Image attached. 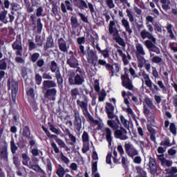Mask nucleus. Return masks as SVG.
<instances>
[{"label":"nucleus","instance_id":"3c124183","mask_svg":"<svg viewBox=\"0 0 177 177\" xmlns=\"http://www.w3.org/2000/svg\"><path fill=\"white\" fill-rule=\"evenodd\" d=\"M105 109H106V113L114 111V106L110 103H106V106Z\"/></svg>","mask_w":177,"mask_h":177},{"label":"nucleus","instance_id":"393cba45","mask_svg":"<svg viewBox=\"0 0 177 177\" xmlns=\"http://www.w3.org/2000/svg\"><path fill=\"white\" fill-rule=\"evenodd\" d=\"M138 59V67H140V68H142L145 64H146V59L145 57H143V55L141 56H136Z\"/></svg>","mask_w":177,"mask_h":177},{"label":"nucleus","instance_id":"f704fd0d","mask_svg":"<svg viewBox=\"0 0 177 177\" xmlns=\"http://www.w3.org/2000/svg\"><path fill=\"white\" fill-rule=\"evenodd\" d=\"M8 68V63L6 58L0 60V70H6Z\"/></svg>","mask_w":177,"mask_h":177},{"label":"nucleus","instance_id":"39448f33","mask_svg":"<svg viewBox=\"0 0 177 177\" xmlns=\"http://www.w3.org/2000/svg\"><path fill=\"white\" fill-rule=\"evenodd\" d=\"M97 55L96 52L89 49V47L87 48V60L88 63L90 64H93L94 66H97Z\"/></svg>","mask_w":177,"mask_h":177},{"label":"nucleus","instance_id":"09e8293b","mask_svg":"<svg viewBox=\"0 0 177 177\" xmlns=\"http://www.w3.org/2000/svg\"><path fill=\"white\" fill-rule=\"evenodd\" d=\"M126 12L127 14V17L129 19V21H131V23H133V21H135V19L133 18V15L132 14V12H131V10L128 9L126 10Z\"/></svg>","mask_w":177,"mask_h":177},{"label":"nucleus","instance_id":"412c9836","mask_svg":"<svg viewBox=\"0 0 177 177\" xmlns=\"http://www.w3.org/2000/svg\"><path fill=\"white\" fill-rule=\"evenodd\" d=\"M75 6L79 8V9H88V4L84 0H79L75 4Z\"/></svg>","mask_w":177,"mask_h":177},{"label":"nucleus","instance_id":"c03bdc74","mask_svg":"<svg viewBox=\"0 0 177 177\" xmlns=\"http://www.w3.org/2000/svg\"><path fill=\"white\" fill-rule=\"evenodd\" d=\"M153 63H156V64H160L162 62V58L161 57L155 56L151 59Z\"/></svg>","mask_w":177,"mask_h":177},{"label":"nucleus","instance_id":"c85d7f7f","mask_svg":"<svg viewBox=\"0 0 177 177\" xmlns=\"http://www.w3.org/2000/svg\"><path fill=\"white\" fill-rule=\"evenodd\" d=\"M13 164L15 165L17 169L20 168V160H19V155L16 154L12 158Z\"/></svg>","mask_w":177,"mask_h":177},{"label":"nucleus","instance_id":"13d9d810","mask_svg":"<svg viewBox=\"0 0 177 177\" xmlns=\"http://www.w3.org/2000/svg\"><path fill=\"white\" fill-rule=\"evenodd\" d=\"M51 147H53V149H54V151L57 154H59V153H60V151L59 150V148L57 147V145H56V143H55L53 142H51Z\"/></svg>","mask_w":177,"mask_h":177},{"label":"nucleus","instance_id":"5701e85b","mask_svg":"<svg viewBox=\"0 0 177 177\" xmlns=\"http://www.w3.org/2000/svg\"><path fill=\"white\" fill-rule=\"evenodd\" d=\"M71 96L73 100H75V99H77V96H80V90L78 88H74L71 89Z\"/></svg>","mask_w":177,"mask_h":177},{"label":"nucleus","instance_id":"de8ad7c7","mask_svg":"<svg viewBox=\"0 0 177 177\" xmlns=\"http://www.w3.org/2000/svg\"><path fill=\"white\" fill-rule=\"evenodd\" d=\"M55 141L59 145V146H60V147H63V149L67 148L66 143H64V142H63V140H62L60 138H56Z\"/></svg>","mask_w":177,"mask_h":177},{"label":"nucleus","instance_id":"e2e57ef3","mask_svg":"<svg viewBox=\"0 0 177 177\" xmlns=\"http://www.w3.org/2000/svg\"><path fill=\"white\" fill-rule=\"evenodd\" d=\"M106 5L109 6L110 9H113V8L115 6L114 5V3L113 2V0H106Z\"/></svg>","mask_w":177,"mask_h":177},{"label":"nucleus","instance_id":"1a4fd4ad","mask_svg":"<svg viewBox=\"0 0 177 177\" xmlns=\"http://www.w3.org/2000/svg\"><path fill=\"white\" fill-rule=\"evenodd\" d=\"M56 93H57L56 88H47L44 94V97L48 99V100L55 101L56 100Z\"/></svg>","mask_w":177,"mask_h":177},{"label":"nucleus","instance_id":"69168bd1","mask_svg":"<svg viewBox=\"0 0 177 177\" xmlns=\"http://www.w3.org/2000/svg\"><path fill=\"white\" fill-rule=\"evenodd\" d=\"M78 15L81 17V19L82 20V21H84V23H88V18H86V16L84 15V14L79 12Z\"/></svg>","mask_w":177,"mask_h":177},{"label":"nucleus","instance_id":"2f4dec72","mask_svg":"<svg viewBox=\"0 0 177 177\" xmlns=\"http://www.w3.org/2000/svg\"><path fill=\"white\" fill-rule=\"evenodd\" d=\"M55 77L57 81V84L60 85V84H63V77H62V74H60V71L57 70L55 72Z\"/></svg>","mask_w":177,"mask_h":177},{"label":"nucleus","instance_id":"49530a36","mask_svg":"<svg viewBox=\"0 0 177 177\" xmlns=\"http://www.w3.org/2000/svg\"><path fill=\"white\" fill-rule=\"evenodd\" d=\"M35 42L37 43V46H42L43 45V41L41 36L39 35H36L35 37Z\"/></svg>","mask_w":177,"mask_h":177},{"label":"nucleus","instance_id":"7ed1b4c3","mask_svg":"<svg viewBox=\"0 0 177 177\" xmlns=\"http://www.w3.org/2000/svg\"><path fill=\"white\" fill-rule=\"evenodd\" d=\"M8 88L12 91V99L13 102H16V95L19 91V84L13 80L8 79Z\"/></svg>","mask_w":177,"mask_h":177},{"label":"nucleus","instance_id":"f8f14e48","mask_svg":"<svg viewBox=\"0 0 177 177\" xmlns=\"http://www.w3.org/2000/svg\"><path fill=\"white\" fill-rule=\"evenodd\" d=\"M122 81L123 86H124L127 89H129L130 91H132V89H133V86L132 85V83H131V80L128 77H122Z\"/></svg>","mask_w":177,"mask_h":177},{"label":"nucleus","instance_id":"864d4df0","mask_svg":"<svg viewBox=\"0 0 177 177\" xmlns=\"http://www.w3.org/2000/svg\"><path fill=\"white\" fill-rule=\"evenodd\" d=\"M82 141L84 142H89V136L88 135V133L86 131H84L82 135Z\"/></svg>","mask_w":177,"mask_h":177},{"label":"nucleus","instance_id":"79ce46f5","mask_svg":"<svg viewBox=\"0 0 177 177\" xmlns=\"http://www.w3.org/2000/svg\"><path fill=\"white\" fill-rule=\"evenodd\" d=\"M22 158H23V165H28V161H30V157L27 156L26 153L22 154Z\"/></svg>","mask_w":177,"mask_h":177},{"label":"nucleus","instance_id":"9b49d317","mask_svg":"<svg viewBox=\"0 0 177 177\" xmlns=\"http://www.w3.org/2000/svg\"><path fill=\"white\" fill-rule=\"evenodd\" d=\"M58 45L61 52L66 53L68 51V47L67 46V42L63 38L61 37L58 39Z\"/></svg>","mask_w":177,"mask_h":177},{"label":"nucleus","instance_id":"473e14b6","mask_svg":"<svg viewBox=\"0 0 177 177\" xmlns=\"http://www.w3.org/2000/svg\"><path fill=\"white\" fill-rule=\"evenodd\" d=\"M108 118H110L111 120H113V118H115V121L120 124V119H118V116L114 114V111L111 112H106Z\"/></svg>","mask_w":177,"mask_h":177},{"label":"nucleus","instance_id":"4d7b16f0","mask_svg":"<svg viewBox=\"0 0 177 177\" xmlns=\"http://www.w3.org/2000/svg\"><path fill=\"white\" fill-rule=\"evenodd\" d=\"M28 42H29V50H32V49H35L37 48V46L35 45V43H34V41L29 39Z\"/></svg>","mask_w":177,"mask_h":177},{"label":"nucleus","instance_id":"b1692460","mask_svg":"<svg viewBox=\"0 0 177 177\" xmlns=\"http://www.w3.org/2000/svg\"><path fill=\"white\" fill-rule=\"evenodd\" d=\"M30 135H31L30 128L28 126H26L23 130L22 136H24V138H26V139H31Z\"/></svg>","mask_w":177,"mask_h":177},{"label":"nucleus","instance_id":"ddd939ff","mask_svg":"<svg viewBox=\"0 0 177 177\" xmlns=\"http://www.w3.org/2000/svg\"><path fill=\"white\" fill-rule=\"evenodd\" d=\"M56 86H57V84L53 80H44L43 82V88L44 89L55 88Z\"/></svg>","mask_w":177,"mask_h":177},{"label":"nucleus","instance_id":"bb28decb","mask_svg":"<svg viewBox=\"0 0 177 177\" xmlns=\"http://www.w3.org/2000/svg\"><path fill=\"white\" fill-rule=\"evenodd\" d=\"M53 45H54L53 39L51 37H48L46 42V46H44L45 50H46L47 49H49V48H52Z\"/></svg>","mask_w":177,"mask_h":177},{"label":"nucleus","instance_id":"f3484780","mask_svg":"<svg viewBox=\"0 0 177 177\" xmlns=\"http://www.w3.org/2000/svg\"><path fill=\"white\" fill-rule=\"evenodd\" d=\"M149 166L152 174H156V172H157V165L156 164L154 158L151 157L149 158Z\"/></svg>","mask_w":177,"mask_h":177},{"label":"nucleus","instance_id":"c756f323","mask_svg":"<svg viewBox=\"0 0 177 177\" xmlns=\"http://www.w3.org/2000/svg\"><path fill=\"white\" fill-rule=\"evenodd\" d=\"M50 70L52 73H56L57 70H59V66H57V63L55 61H52L50 65Z\"/></svg>","mask_w":177,"mask_h":177},{"label":"nucleus","instance_id":"774afa93","mask_svg":"<svg viewBox=\"0 0 177 177\" xmlns=\"http://www.w3.org/2000/svg\"><path fill=\"white\" fill-rule=\"evenodd\" d=\"M118 150L120 156H122V155L124 153V148H122V145H118Z\"/></svg>","mask_w":177,"mask_h":177},{"label":"nucleus","instance_id":"20e7f679","mask_svg":"<svg viewBox=\"0 0 177 177\" xmlns=\"http://www.w3.org/2000/svg\"><path fill=\"white\" fill-rule=\"evenodd\" d=\"M66 59V63L68 64L69 67H71L72 68H78L80 64H78V59L74 56V53L73 51H69Z\"/></svg>","mask_w":177,"mask_h":177},{"label":"nucleus","instance_id":"7c9ffc66","mask_svg":"<svg viewBox=\"0 0 177 177\" xmlns=\"http://www.w3.org/2000/svg\"><path fill=\"white\" fill-rule=\"evenodd\" d=\"M145 102L147 104V106H148V107H149V109H153L156 107L154 106V104H153V101L149 97H146L145 98Z\"/></svg>","mask_w":177,"mask_h":177},{"label":"nucleus","instance_id":"0eeeda50","mask_svg":"<svg viewBox=\"0 0 177 177\" xmlns=\"http://www.w3.org/2000/svg\"><path fill=\"white\" fill-rule=\"evenodd\" d=\"M127 133H128V132L126 131L125 129H124V127H120V129L116 131H115L114 132V136L115 138H116L117 139H120V140H127V139H128V136H127Z\"/></svg>","mask_w":177,"mask_h":177},{"label":"nucleus","instance_id":"5fc2aeb1","mask_svg":"<svg viewBox=\"0 0 177 177\" xmlns=\"http://www.w3.org/2000/svg\"><path fill=\"white\" fill-rule=\"evenodd\" d=\"M37 67H39V68H42L45 64V61L43 59H39L36 63Z\"/></svg>","mask_w":177,"mask_h":177},{"label":"nucleus","instance_id":"f257e3e1","mask_svg":"<svg viewBox=\"0 0 177 177\" xmlns=\"http://www.w3.org/2000/svg\"><path fill=\"white\" fill-rule=\"evenodd\" d=\"M140 35L142 39H145V38H148L151 40H147L145 41V45L149 50V52H154L156 55H160V48L156 46V38L151 35V33L149 32V31L146 30H142L140 32Z\"/></svg>","mask_w":177,"mask_h":177},{"label":"nucleus","instance_id":"338daca9","mask_svg":"<svg viewBox=\"0 0 177 177\" xmlns=\"http://www.w3.org/2000/svg\"><path fill=\"white\" fill-rule=\"evenodd\" d=\"M143 113L144 114H145V115H149V114H150V109L147 108V106H146V105L143 106Z\"/></svg>","mask_w":177,"mask_h":177},{"label":"nucleus","instance_id":"72a5a7b5","mask_svg":"<svg viewBox=\"0 0 177 177\" xmlns=\"http://www.w3.org/2000/svg\"><path fill=\"white\" fill-rule=\"evenodd\" d=\"M120 121L124 125V128L129 129V121L127 120L123 115L120 116Z\"/></svg>","mask_w":177,"mask_h":177},{"label":"nucleus","instance_id":"a19ab883","mask_svg":"<svg viewBox=\"0 0 177 177\" xmlns=\"http://www.w3.org/2000/svg\"><path fill=\"white\" fill-rule=\"evenodd\" d=\"M0 158H4V160L8 159V150L6 149H3L0 152Z\"/></svg>","mask_w":177,"mask_h":177},{"label":"nucleus","instance_id":"052dcab7","mask_svg":"<svg viewBox=\"0 0 177 177\" xmlns=\"http://www.w3.org/2000/svg\"><path fill=\"white\" fill-rule=\"evenodd\" d=\"M44 12V8L42 7H39L37 9L36 16L37 17H41L42 16V12Z\"/></svg>","mask_w":177,"mask_h":177},{"label":"nucleus","instance_id":"37998d69","mask_svg":"<svg viewBox=\"0 0 177 177\" xmlns=\"http://www.w3.org/2000/svg\"><path fill=\"white\" fill-rule=\"evenodd\" d=\"M64 174H66V171H64V168L62 167L57 171V175H58L59 177H64Z\"/></svg>","mask_w":177,"mask_h":177},{"label":"nucleus","instance_id":"a878e982","mask_svg":"<svg viewBox=\"0 0 177 177\" xmlns=\"http://www.w3.org/2000/svg\"><path fill=\"white\" fill-rule=\"evenodd\" d=\"M8 11L4 10L0 12V21H2L4 24H8V20H6Z\"/></svg>","mask_w":177,"mask_h":177},{"label":"nucleus","instance_id":"aec40b11","mask_svg":"<svg viewBox=\"0 0 177 177\" xmlns=\"http://www.w3.org/2000/svg\"><path fill=\"white\" fill-rule=\"evenodd\" d=\"M136 56H145L146 53H145V50L143 49V46L141 44H137L136 46Z\"/></svg>","mask_w":177,"mask_h":177},{"label":"nucleus","instance_id":"e433bc0d","mask_svg":"<svg viewBox=\"0 0 177 177\" xmlns=\"http://www.w3.org/2000/svg\"><path fill=\"white\" fill-rule=\"evenodd\" d=\"M136 171L140 177H147L146 172L145 170H143V169H142V167H136Z\"/></svg>","mask_w":177,"mask_h":177},{"label":"nucleus","instance_id":"4468645a","mask_svg":"<svg viewBox=\"0 0 177 177\" xmlns=\"http://www.w3.org/2000/svg\"><path fill=\"white\" fill-rule=\"evenodd\" d=\"M66 6L67 9H66ZM61 9L63 13H67V10H71V12H73V7H71V2H70V1L66 0L65 4L64 3H62Z\"/></svg>","mask_w":177,"mask_h":177},{"label":"nucleus","instance_id":"a18cd8bd","mask_svg":"<svg viewBox=\"0 0 177 177\" xmlns=\"http://www.w3.org/2000/svg\"><path fill=\"white\" fill-rule=\"evenodd\" d=\"M38 59H39V53H33L30 57V60L32 62V63H35Z\"/></svg>","mask_w":177,"mask_h":177},{"label":"nucleus","instance_id":"4c0bfd02","mask_svg":"<svg viewBox=\"0 0 177 177\" xmlns=\"http://www.w3.org/2000/svg\"><path fill=\"white\" fill-rule=\"evenodd\" d=\"M115 41H116V42L118 44H119V45H120L121 46H125V41H124V39L121 38V37L120 36H116L114 38Z\"/></svg>","mask_w":177,"mask_h":177},{"label":"nucleus","instance_id":"6ab92c4d","mask_svg":"<svg viewBox=\"0 0 177 177\" xmlns=\"http://www.w3.org/2000/svg\"><path fill=\"white\" fill-rule=\"evenodd\" d=\"M147 129L150 133L151 140H152L153 142H154V143H156V131L150 125H147Z\"/></svg>","mask_w":177,"mask_h":177},{"label":"nucleus","instance_id":"8fccbe9b","mask_svg":"<svg viewBox=\"0 0 177 177\" xmlns=\"http://www.w3.org/2000/svg\"><path fill=\"white\" fill-rule=\"evenodd\" d=\"M82 113L84 115L88 118V120H93L92 116L91 115V113H89V111H88V108L86 109H82Z\"/></svg>","mask_w":177,"mask_h":177},{"label":"nucleus","instance_id":"58836bf2","mask_svg":"<svg viewBox=\"0 0 177 177\" xmlns=\"http://www.w3.org/2000/svg\"><path fill=\"white\" fill-rule=\"evenodd\" d=\"M42 23L41 22V19L39 18L37 21V28L38 34H41V32H42Z\"/></svg>","mask_w":177,"mask_h":177},{"label":"nucleus","instance_id":"f03ea898","mask_svg":"<svg viewBox=\"0 0 177 177\" xmlns=\"http://www.w3.org/2000/svg\"><path fill=\"white\" fill-rule=\"evenodd\" d=\"M85 82L82 69L77 68L75 73H71L68 76L69 85H82Z\"/></svg>","mask_w":177,"mask_h":177},{"label":"nucleus","instance_id":"9d476101","mask_svg":"<svg viewBox=\"0 0 177 177\" xmlns=\"http://www.w3.org/2000/svg\"><path fill=\"white\" fill-rule=\"evenodd\" d=\"M12 49L16 51L17 56H22L23 46H21V41H15L12 45Z\"/></svg>","mask_w":177,"mask_h":177},{"label":"nucleus","instance_id":"ea45409f","mask_svg":"<svg viewBox=\"0 0 177 177\" xmlns=\"http://www.w3.org/2000/svg\"><path fill=\"white\" fill-rule=\"evenodd\" d=\"M71 26L73 28H77L78 27V20H77V18L72 17L71 18Z\"/></svg>","mask_w":177,"mask_h":177},{"label":"nucleus","instance_id":"6e6552de","mask_svg":"<svg viewBox=\"0 0 177 177\" xmlns=\"http://www.w3.org/2000/svg\"><path fill=\"white\" fill-rule=\"evenodd\" d=\"M75 120H74V127L77 131L80 132L81 129L82 128V120L81 119V116H80V112L78 111H75Z\"/></svg>","mask_w":177,"mask_h":177},{"label":"nucleus","instance_id":"cd10ccee","mask_svg":"<svg viewBox=\"0 0 177 177\" xmlns=\"http://www.w3.org/2000/svg\"><path fill=\"white\" fill-rule=\"evenodd\" d=\"M97 171V161L93 162V164H92L93 175H94V177H100V175L99 174V173L95 174Z\"/></svg>","mask_w":177,"mask_h":177},{"label":"nucleus","instance_id":"a211bd4d","mask_svg":"<svg viewBox=\"0 0 177 177\" xmlns=\"http://www.w3.org/2000/svg\"><path fill=\"white\" fill-rule=\"evenodd\" d=\"M107 124L114 131H117L120 128V125H121V123L120 122L119 124L116 120H108Z\"/></svg>","mask_w":177,"mask_h":177},{"label":"nucleus","instance_id":"6e6d98bb","mask_svg":"<svg viewBox=\"0 0 177 177\" xmlns=\"http://www.w3.org/2000/svg\"><path fill=\"white\" fill-rule=\"evenodd\" d=\"M35 81L37 85H41V83L42 82V77L39 75V74H36L35 75Z\"/></svg>","mask_w":177,"mask_h":177},{"label":"nucleus","instance_id":"680f3d73","mask_svg":"<svg viewBox=\"0 0 177 177\" xmlns=\"http://www.w3.org/2000/svg\"><path fill=\"white\" fill-rule=\"evenodd\" d=\"M110 51L109 50L105 49L102 51H101V55L104 56V57L106 59L107 57H109L110 55L109 54Z\"/></svg>","mask_w":177,"mask_h":177},{"label":"nucleus","instance_id":"dca6fc26","mask_svg":"<svg viewBox=\"0 0 177 177\" xmlns=\"http://www.w3.org/2000/svg\"><path fill=\"white\" fill-rule=\"evenodd\" d=\"M77 106H80V107L82 109V110H85L86 109H88V97L84 95V101L77 100Z\"/></svg>","mask_w":177,"mask_h":177},{"label":"nucleus","instance_id":"bf43d9fd","mask_svg":"<svg viewBox=\"0 0 177 177\" xmlns=\"http://www.w3.org/2000/svg\"><path fill=\"white\" fill-rule=\"evenodd\" d=\"M170 131L174 135H176V127H175V124L171 123V124H170Z\"/></svg>","mask_w":177,"mask_h":177},{"label":"nucleus","instance_id":"603ef678","mask_svg":"<svg viewBox=\"0 0 177 177\" xmlns=\"http://www.w3.org/2000/svg\"><path fill=\"white\" fill-rule=\"evenodd\" d=\"M50 131H51L54 133H56L57 135H60V131L56 129L55 127L53 126V124H50Z\"/></svg>","mask_w":177,"mask_h":177},{"label":"nucleus","instance_id":"2eb2a0df","mask_svg":"<svg viewBox=\"0 0 177 177\" xmlns=\"http://www.w3.org/2000/svg\"><path fill=\"white\" fill-rule=\"evenodd\" d=\"M105 136L106 139L109 145V146H111V142H113V132L111 131V129L110 128L106 127L105 128Z\"/></svg>","mask_w":177,"mask_h":177},{"label":"nucleus","instance_id":"423d86ee","mask_svg":"<svg viewBox=\"0 0 177 177\" xmlns=\"http://www.w3.org/2000/svg\"><path fill=\"white\" fill-rule=\"evenodd\" d=\"M124 150L127 154L129 156V157H131V158H133L135 156H138L139 154V152H138V150H136V149L133 147V145H132L130 143H125Z\"/></svg>","mask_w":177,"mask_h":177},{"label":"nucleus","instance_id":"4be33fe9","mask_svg":"<svg viewBox=\"0 0 177 177\" xmlns=\"http://www.w3.org/2000/svg\"><path fill=\"white\" fill-rule=\"evenodd\" d=\"M122 24L126 29V31L129 32V35L132 34V29L129 27V22L127 19H123L122 20Z\"/></svg>","mask_w":177,"mask_h":177},{"label":"nucleus","instance_id":"0e129e2a","mask_svg":"<svg viewBox=\"0 0 177 177\" xmlns=\"http://www.w3.org/2000/svg\"><path fill=\"white\" fill-rule=\"evenodd\" d=\"M77 41L79 45H82V44H85V37H78Z\"/></svg>","mask_w":177,"mask_h":177},{"label":"nucleus","instance_id":"c9c22d12","mask_svg":"<svg viewBox=\"0 0 177 177\" xmlns=\"http://www.w3.org/2000/svg\"><path fill=\"white\" fill-rule=\"evenodd\" d=\"M10 149L12 154H15L18 149L17 146H16V144H15V139L13 138H12L10 141Z\"/></svg>","mask_w":177,"mask_h":177}]
</instances>
